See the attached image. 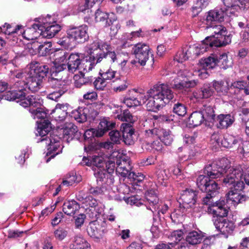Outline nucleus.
<instances>
[{"label": "nucleus", "instance_id": "obj_1", "mask_svg": "<svg viewBox=\"0 0 249 249\" xmlns=\"http://www.w3.org/2000/svg\"><path fill=\"white\" fill-rule=\"evenodd\" d=\"M42 103L43 101L39 96L31 95L22 100L21 106L24 107H30L29 111L32 117L34 119H40L36 122L37 128L36 134L41 137L38 139V142L44 143L48 146L46 162H48L51 159L53 158L61 152L62 147L60 141V137L54 135L50 136L49 137L46 136L51 131L52 126L50 121L45 119L47 113L42 107Z\"/></svg>", "mask_w": 249, "mask_h": 249}, {"label": "nucleus", "instance_id": "obj_2", "mask_svg": "<svg viewBox=\"0 0 249 249\" xmlns=\"http://www.w3.org/2000/svg\"><path fill=\"white\" fill-rule=\"evenodd\" d=\"M174 97V92L167 85H157L146 93L142 89L138 91L137 98L133 99L135 107L146 104V108L149 111H157L169 103Z\"/></svg>", "mask_w": 249, "mask_h": 249}, {"label": "nucleus", "instance_id": "obj_3", "mask_svg": "<svg viewBox=\"0 0 249 249\" xmlns=\"http://www.w3.org/2000/svg\"><path fill=\"white\" fill-rule=\"evenodd\" d=\"M223 183L228 187L232 185L234 187L227 194L228 202H231L234 205H236L246 200L247 196L241 192L244 187V184L239 169H229L228 175L223 179Z\"/></svg>", "mask_w": 249, "mask_h": 249}, {"label": "nucleus", "instance_id": "obj_4", "mask_svg": "<svg viewBox=\"0 0 249 249\" xmlns=\"http://www.w3.org/2000/svg\"><path fill=\"white\" fill-rule=\"evenodd\" d=\"M49 68L47 65L38 63H32L27 69L28 77L26 81H19V83L23 91L27 89L32 92L37 91L41 85L42 80L48 72Z\"/></svg>", "mask_w": 249, "mask_h": 249}, {"label": "nucleus", "instance_id": "obj_5", "mask_svg": "<svg viewBox=\"0 0 249 249\" xmlns=\"http://www.w3.org/2000/svg\"><path fill=\"white\" fill-rule=\"evenodd\" d=\"M206 28L213 35L207 37L201 42V46L206 48V51L212 47H222L229 44L231 41L229 36H227L226 28L221 25L212 24L207 25Z\"/></svg>", "mask_w": 249, "mask_h": 249}, {"label": "nucleus", "instance_id": "obj_6", "mask_svg": "<svg viewBox=\"0 0 249 249\" xmlns=\"http://www.w3.org/2000/svg\"><path fill=\"white\" fill-rule=\"evenodd\" d=\"M88 27L82 25L70 28L67 31V35L59 40L58 43L65 48L72 47L78 43L85 42L89 37Z\"/></svg>", "mask_w": 249, "mask_h": 249}, {"label": "nucleus", "instance_id": "obj_7", "mask_svg": "<svg viewBox=\"0 0 249 249\" xmlns=\"http://www.w3.org/2000/svg\"><path fill=\"white\" fill-rule=\"evenodd\" d=\"M84 55L95 56L96 63L100 62L103 58H110L114 62L119 58V55H116L114 52L110 51V47L107 43L99 44L98 42L94 41L88 44L85 48Z\"/></svg>", "mask_w": 249, "mask_h": 249}, {"label": "nucleus", "instance_id": "obj_8", "mask_svg": "<svg viewBox=\"0 0 249 249\" xmlns=\"http://www.w3.org/2000/svg\"><path fill=\"white\" fill-rule=\"evenodd\" d=\"M54 61V67L56 71H61L68 68L69 71L74 72L79 70L81 63L80 57L77 54L72 53L68 58V62L66 64L67 56L63 51H58L55 53Z\"/></svg>", "mask_w": 249, "mask_h": 249}, {"label": "nucleus", "instance_id": "obj_9", "mask_svg": "<svg viewBox=\"0 0 249 249\" xmlns=\"http://www.w3.org/2000/svg\"><path fill=\"white\" fill-rule=\"evenodd\" d=\"M47 20L42 18H36L34 23H33L31 27L26 28L25 30L23 29L20 32V34L27 40H37L36 43L39 42L40 37H42L41 27L42 24H46Z\"/></svg>", "mask_w": 249, "mask_h": 249}, {"label": "nucleus", "instance_id": "obj_10", "mask_svg": "<svg viewBox=\"0 0 249 249\" xmlns=\"http://www.w3.org/2000/svg\"><path fill=\"white\" fill-rule=\"evenodd\" d=\"M132 53L135 55V59L132 60L131 63L136 67L138 64L143 66L149 59L150 48L146 44L138 43L132 47Z\"/></svg>", "mask_w": 249, "mask_h": 249}, {"label": "nucleus", "instance_id": "obj_11", "mask_svg": "<svg viewBox=\"0 0 249 249\" xmlns=\"http://www.w3.org/2000/svg\"><path fill=\"white\" fill-rule=\"evenodd\" d=\"M227 159H222L217 162H213L206 166L204 169V173L209 176L211 178L214 179L219 178L224 173L226 174V176L228 174V170L230 168H234L233 167H228L227 165L223 168L221 166L222 164L226 163Z\"/></svg>", "mask_w": 249, "mask_h": 249}, {"label": "nucleus", "instance_id": "obj_12", "mask_svg": "<svg viewBox=\"0 0 249 249\" xmlns=\"http://www.w3.org/2000/svg\"><path fill=\"white\" fill-rule=\"evenodd\" d=\"M48 82L54 89L47 95L49 99L56 101L68 90L67 83L64 80L53 77V74L52 77L49 78Z\"/></svg>", "mask_w": 249, "mask_h": 249}, {"label": "nucleus", "instance_id": "obj_13", "mask_svg": "<svg viewBox=\"0 0 249 249\" xmlns=\"http://www.w3.org/2000/svg\"><path fill=\"white\" fill-rule=\"evenodd\" d=\"M100 128L99 129L90 128L87 130L84 134L85 140H90L92 141L94 137H101L107 131L115 127V124L107 119H103L100 123Z\"/></svg>", "mask_w": 249, "mask_h": 249}, {"label": "nucleus", "instance_id": "obj_14", "mask_svg": "<svg viewBox=\"0 0 249 249\" xmlns=\"http://www.w3.org/2000/svg\"><path fill=\"white\" fill-rule=\"evenodd\" d=\"M205 52H206V48L201 46L200 44L194 45L192 47H189L186 50H183L178 52L175 57L174 60L182 63L186 61L190 57L198 56Z\"/></svg>", "mask_w": 249, "mask_h": 249}, {"label": "nucleus", "instance_id": "obj_15", "mask_svg": "<svg viewBox=\"0 0 249 249\" xmlns=\"http://www.w3.org/2000/svg\"><path fill=\"white\" fill-rule=\"evenodd\" d=\"M106 223L102 220H96L89 223L87 232L89 235L96 241L102 239L106 232Z\"/></svg>", "mask_w": 249, "mask_h": 249}, {"label": "nucleus", "instance_id": "obj_16", "mask_svg": "<svg viewBox=\"0 0 249 249\" xmlns=\"http://www.w3.org/2000/svg\"><path fill=\"white\" fill-rule=\"evenodd\" d=\"M197 193L192 189H187L182 191L179 198V203L186 210L195 208L196 202Z\"/></svg>", "mask_w": 249, "mask_h": 249}, {"label": "nucleus", "instance_id": "obj_17", "mask_svg": "<svg viewBox=\"0 0 249 249\" xmlns=\"http://www.w3.org/2000/svg\"><path fill=\"white\" fill-rule=\"evenodd\" d=\"M43 19L47 20L46 24H41L42 38H52L61 30V27L55 21H52L53 19L51 16H48Z\"/></svg>", "mask_w": 249, "mask_h": 249}, {"label": "nucleus", "instance_id": "obj_18", "mask_svg": "<svg viewBox=\"0 0 249 249\" xmlns=\"http://www.w3.org/2000/svg\"><path fill=\"white\" fill-rule=\"evenodd\" d=\"M15 87L10 88V90L6 92L3 95V98L8 101H16L17 103H19L21 106V102L25 99V92L23 91V89L21 88L19 82H17L14 85Z\"/></svg>", "mask_w": 249, "mask_h": 249}, {"label": "nucleus", "instance_id": "obj_19", "mask_svg": "<svg viewBox=\"0 0 249 249\" xmlns=\"http://www.w3.org/2000/svg\"><path fill=\"white\" fill-rule=\"evenodd\" d=\"M128 164V168L126 169L127 173H125V178H127V183L131 184V187L133 189L135 185L138 186V183L142 181L144 178L143 175L138 173V175L135 174L133 172H130L132 169L131 165V161L125 159V164ZM126 187L128 188L129 191H132L129 186L125 185V192H126Z\"/></svg>", "mask_w": 249, "mask_h": 249}, {"label": "nucleus", "instance_id": "obj_20", "mask_svg": "<svg viewBox=\"0 0 249 249\" xmlns=\"http://www.w3.org/2000/svg\"><path fill=\"white\" fill-rule=\"evenodd\" d=\"M208 212L215 216V217L226 216L228 210L226 207L225 201L222 199L213 203L208 207Z\"/></svg>", "mask_w": 249, "mask_h": 249}, {"label": "nucleus", "instance_id": "obj_21", "mask_svg": "<svg viewBox=\"0 0 249 249\" xmlns=\"http://www.w3.org/2000/svg\"><path fill=\"white\" fill-rule=\"evenodd\" d=\"M213 221L216 229L223 234L230 233L234 230L233 223L224 217H214Z\"/></svg>", "mask_w": 249, "mask_h": 249}, {"label": "nucleus", "instance_id": "obj_22", "mask_svg": "<svg viewBox=\"0 0 249 249\" xmlns=\"http://www.w3.org/2000/svg\"><path fill=\"white\" fill-rule=\"evenodd\" d=\"M226 14V11L222 9H215L211 10L207 13L205 18V24L208 26H212L217 21L221 22Z\"/></svg>", "mask_w": 249, "mask_h": 249}, {"label": "nucleus", "instance_id": "obj_23", "mask_svg": "<svg viewBox=\"0 0 249 249\" xmlns=\"http://www.w3.org/2000/svg\"><path fill=\"white\" fill-rule=\"evenodd\" d=\"M145 206L154 213L160 209L159 198L155 191L149 190L145 194Z\"/></svg>", "mask_w": 249, "mask_h": 249}, {"label": "nucleus", "instance_id": "obj_24", "mask_svg": "<svg viewBox=\"0 0 249 249\" xmlns=\"http://www.w3.org/2000/svg\"><path fill=\"white\" fill-rule=\"evenodd\" d=\"M69 107L67 103L57 104L52 112L53 117L56 121H63L67 115Z\"/></svg>", "mask_w": 249, "mask_h": 249}, {"label": "nucleus", "instance_id": "obj_25", "mask_svg": "<svg viewBox=\"0 0 249 249\" xmlns=\"http://www.w3.org/2000/svg\"><path fill=\"white\" fill-rule=\"evenodd\" d=\"M223 2L227 8L226 11H228V9H235L238 10L242 8H245L246 7H249V0H222Z\"/></svg>", "mask_w": 249, "mask_h": 249}, {"label": "nucleus", "instance_id": "obj_26", "mask_svg": "<svg viewBox=\"0 0 249 249\" xmlns=\"http://www.w3.org/2000/svg\"><path fill=\"white\" fill-rule=\"evenodd\" d=\"M217 122V126L220 129L227 128L234 122V117L231 114H220L215 120Z\"/></svg>", "mask_w": 249, "mask_h": 249}, {"label": "nucleus", "instance_id": "obj_27", "mask_svg": "<svg viewBox=\"0 0 249 249\" xmlns=\"http://www.w3.org/2000/svg\"><path fill=\"white\" fill-rule=\"evenodd\" d=\"M95 63H96L95 56L84 55V57L81 59L79 70L83 72H89L92 70Z\"/></svg>", "mask_w": 249, "mask_h": 249}, {"label": "nucleus", "instance_id": "obj_28", "mask_svg": "<svg viewBox=\"0 0 249 249\" xmlns=\"http://www.w3.org/2000/svg\"><path fill=\"white\" fill-rule=\"evenodd\" d=\"M89 111L88 107H81L73 110L71 113V116L78 122L83 123L86 121L89 116Z\"/></svg>", "mask_w": 249, "mask_h": 249}, {"label": "nucleus", "instance_id": "obj_29", "mask_svg": "<svg viewBox=\"0 0 249 249\" xmlns=\"http://www.w3.org/2000/svg\"><path fill=\"white\" fill-rule=\"evenodd\" d=\"M71 249H91L90 244L81 235L74 236Z\"/></svg>", "mask_w": 249, "mask_h": 249}, {"label": "nucleus", "instance_id": "obj_30", "mask_svg": "<svg viewBox=\"0 0 249 249\" xmlns=\"http://www.w3.org/2000/svg\"><path fill=\"white\" fill-rule=\"evenodd\" d=\"M110 15L98 10L95 13V19L97 22H100L103 26L107 27L110 26L112 23Z\"/></svg>", "mask_w": 249, "mask_h": 249}, {"label": "nucleus", "instance_id": "obj_31", "mask_svg": "<svg viewBox=\"0 0 249 249\" xmlns=\"http://www.w3.org/2000/svg\"><path fill=\"white\" fill-rule=\"evenodd\" d=\"M218 56L216 54H211L209 57L201 59L199 63L200 68H205L206 69L214 68L218 65Z\"/></svg>", "mask_w": 249, "mask_h": 249}, {"label": "nucleus", "instance_id": "obj_32", "mask_svg": "<svg viewBox=\"0 0 249 249\" xmlns=\"http://www.w3.org/2000/svg\"><path fill=\"white\" fill-rule=\"evenodd\" d=\"M230 93L238 94L240 90H244L246 95L249 94V82L237 81L233 83L230 87Z\"/></svg>", "mask_w": 249, "mask_h": 249}, {"label": "nucleus", "instance_id": "obj_33", "mask_svg": "<svg viewBox=\"0 0 249 249\" xmlns=\"http://www.w3.org/2000/svg\"><path fill=\"white\" fill-rule=\"evenodd\" d=\"M80 209V206L75 200L67 201L65 202L63 206V212L68 215H73Z\"/></svg>", "mask_w": 249, "mask_h": 249}, {"label": "nucleus", "instance_id": "obj_34", "mask_svg": "<svg viewBox=\"0 0 249 249\" xmlns=\"http://www.w3.org/2000/svg\"><path fill=\"white\" fill-rule=\"evenodd\" d=\"M40 44L38 46V48L34 49L32 52H30V53L32 55L36 53H37L42 56L47 55L50 53V52L52 48V43L50 42L44 41L43 44L39 42Z\"/></svg>", "mask_w": 249, "mask_h": 249}, {"label": "nucleus", "instance_id": "obj_35", "mask_svg": "<svg viewBox=\"0 0 249 249\" xmlns=\"http://www.w3.org/2000/svg\"><path fill=\"white\" fill-rule=\"evenodd\" d=\"M59 131L63 134V139L68 141L73 139L75 133L77 131V128L73 124H70L64 128L60 129Z\"/></svg>", "mask_w": 249, "mask_h": 249}, {"label": "nucleus", "instance_id": "obj_36", "mask_svg": "<svg viewBox=\"0 0 249 249\" xmlns=\"http://www.w3.org/2000/svg\"><path fill=\"white\" fill-rule=\"evenodd\" d=\"M213 91L210 85H206L200 90L194 92V96L196 99L199 100L209 98L213 94Z\"/></svg>", "mask_w": 249, "mask_h": 249}, {"label": "nucleus", "instance_id": "obj_37", "mask_svg": "<svg viewBox=\"0 0 249 249\" xmlns=\"http://www.w3.org/2000/svg\"><path fill=\"white\" fill-rule=\"evenodd\" d=\"M203 113L199 111H195L192 113L189 119V123L194 127L200 125L204 121Z\"/></svg>", "mask_w": 249, "mask_h": 249}, {"label": "nucleus", "instance_id": "obj_38", "mask_svg": "<svg viewBox=\"0 0 249 249\" xmlns=\"http://www.w3.org/2000/svg\"><path fill=\"white\" fill-rule=\"evenodd\" d=\"M213 87L218 93L225 94L227 93L228 91H229L230 93V87H229V84L227 81H214L213 82Z\"/></svg>", "mask_w": 249, "mask_h": 249}, {"label": "nucleus", "instance_id": "obj_39", "mask_svg": "<svg viewBox=\"0 0 249 249\" xmlns=\"http://www.w3.org/2000/svg\"><path fill=\"white\" fill-rule=\"evenodd\" d=\"M197 82L196 80L184 81L179 80L178 81V79H176L174 81V84H173V86L176 89H181L185 88L187 89L194 87L197 85Z\"/></svg>", "mask_w": 249, "mask_h": 249}, {"label": "nucleus", "instance_id": "obj_40", "mask_svg": "<svg viewBox=\"0 0 249 249\" xmlns=\"http://www.w3.org/2000/svg\"><path fill=\"white\" fill-rule=\"evenodd\" d=\"M204 117V120L209 122L215 121V114L213 109L210 106H204L200 110Z\"/></svg>", "mask_w": 249, "mask_h": 249}, {"label": "nucleus", "instance_id": "obj_41", "mask_svg": "<svg viewBox=\"0 0 249 249\" xmlns=\"http://www.w3.org/2000/svg\"><path fill=\"white\" fill-rule=\"evenodd\" d=\"M186 240L192 246L195 245L201 242L202 236L197 231H193L188 233L186 237Z\"/></svg>", "mask_w": 249, "mask_h": 249}, {"label": "nucleus", "instance_id": "obj_42", "mask_svg": "<svg viewBox=\"0 0 249 249\" xmlns=\"http://www.w3.org/2000/svg\"><path fill=\"white\" fill-rule=\"evenodd\" d=\"M121 129H122V132L123 134V138L121 139V133L119 131L117 130H113L109 132V136L110 137V139L111 141L115 143H117L120 142V140H122L123 142H124V124L122 123L121 124Z\"/></svg>", "mask_w": 249, "mask_h": 249}, {"label": "nucleus", "instance_id": "obj_43", "mask_svg": "<svg viewBox=\"0 0 249 249\" xmlns=\"http://www.w3.org/2000/svg\"><path fill=\"white\" fill-rule=\"evenodd\" d=\"M219 189L220 187L218 184L213 179L211 178L203 191L208 193V194H211L213 195L214 193H218Z\"/></svg>", "mask_w": 249, "mask_h": 249}, {"label": "nucleus", "instance_id": "obj_44", "mask_svg": "<svg viewBox=\"0 0 249 249\" xmlns=\"http://www.w3.org/2000/svg\"><path fill=\"white\" fill-rule=\"evenodd\" d=\"M137 94H138V91L135 89L128 90L125 96V105L129 107H135L133 105V99H136Z\"/></svg>", "mask_w": 249, "mask_h": 249}, {"label": "nucleus", "instance_id": "obj_45", "mask_svg": "<svg viewBox=\"0 0 249 249\" xmlns=\"http://www.w3.org/2000/svg\"><path fill=\"white\" fill-rule=\"evenodd\" d=\"M211 178L207 175H199L196 180V184L198 187L202 191L206 188V186Z\"/></svg>", "mask_w": 249, "mask_h": 249}, {"label": "nucleus", "instance_id": "obj_46", "mask_svg": "<svg viewBox=\"0 0 249 249\" xmlns=\"http://www.w3.org/2000/svg\"><path fill=\"white\" fill-rule=\"evenodd\" d=\"M218 56V64L221 63V66L222 68L226 69L228 67L231 66L232 61L231 59H229L228 58L227 54L226 53H223L221 54H217Z\"/></svg>", "mask_w": 249, "mask_h": 249}, {"label": "nucleus", "instance_id": "obj_47", "mask_svg": "<svg viewBox=\"0 0 249 249\" xmlns=\"http://www.w3.org/2000/svg\"><path fill=\"white\" fill-rule=\"evenodd\" d=\"M237 139L231 135H227L221 141V144L225 147H231L236 144Z\"/></svg>", "mask_w": 249, "mask_h": 249}, {"label": "nucleus", "instance_id": "obj_48", "mask_svg": "<svg viewBox=\"0 0 249 249\" xmlns=\"http://www.w3.org/2000/svg\"><path fill=\"white\" fill-rule=\"evenodd\" d=\"M127 133L125 136V144L132 145L134 144L137 139L136 135L135 134L134 129L133 128H127Z\"/></svg>", "mask_w": 249, "mask_h": 249}, {"label": "nucleus", "instance_id": "obj_49", "mask_svg": "<svg viewBox=\"0 0 249 249\" xmlns=\"http://www.w3.org/2000/svg\"><path fill=\"white\" fill-rule=\"evenodd\" d=\"M74 85L76 88H80L83 85L86 84L89 81L91 82L92 80H88L86 78L83 76H81L80 75H75L74 76Z\"/></svg>", "mask_w": 249, "mask_h": 249}, {"label": "nucleus", "instance_id": "obj_50", "mask_svg": "<svg viewBox=\"0 0 249 249\" xmlns=\"http://www.w3.org/2000/svg\"><path fill=\"white\" fill-rule=\"evenodd\" d=\"M183 233L181 230L175 231L171 233L169 238L171 241L175 242L173 247H175L176 244H178V242L183 238Z\"/></svg>", "mask_w": 249, "mask_h": 249}, {"label": "nucleus", "instance_id": "obj_51", "mask_svg": "<svg viewBox=\"0 0 249 249\" xmlns=\"http://www.w3.org/2000/svg\"><path fill=\"white\" fill-rule=\"evenodd\" d=\"M137 119V118L132 115L130 112H127L125 110V132L127 131V128H133L132 124Z\"/></svg>", "mask_w": 249, "mask_h": 249}, {"label": "nucleus", "instance_id": "obj_52", "mask_svg": "<svg viewBox=\"0 0 249 249\" xmlns=\"http://www.w3.org/2000/svg\"><path fill=\"white\" fill-rule=\"evenodd\" d=\"M4 33L5 34L10 35L13 33L20 34V32L22 29V26L18 25L15 28H12L11 25L8 24H5L3 25Z\"/></svg>", "mask_w": 249, "mask_h": 249}, {"label": "nucleus", "instance_id": "obj_53", "mask_svg": "<svg viewBox=\"0 0 249 249\" xmlns=\"http://www.w3.org/2000/svg\"><path fill=\"white\" fill-rule=\"evenodd\" d=\"M173 110L175 113L181 116H184L187 112L186 107L183 104L178 103L174 105Z\"/></svg>", "mask_w": 249, "mask_h": 249}, {"label": "nucleus", "instance_id": "obj_54", "mask_svg": "<svg viewBox=\"0 0 249 249\" xmlns=\"http://www.w3.org/2000/svg\"><path fill=\"white\" fill-rule=\"evenodd\" d=\"M68 234V231L62 228H59L54 231V236L56 239L62 241Z\"/></svg>", "mask_w": 249, "mask_h": 249}, {"label": "nucleus", "instance_id": "obj_55", "mask_svg": "<svg viewBox=\"0 0 249 249\" xmlns=\"http://www.w3.org/2000/svg\"><path fill=\"white\" fill-rule=\"evenodd\" d=\"M99 73L102 77L105 79L107 81L111 80L113 78L115 77L116 71L108 69L105 71V70H101Z\"/></svg>", "mask_w": 249, "mask_h": 249}, {"label": "nucleus", "instance_id": "obj_56", "mask_svg": "<svg viewBox=\"0 0 249 249\" xmlns=\"http://www.w3.org/2000/svg\"><path fill=\"white\" fill-rule=\"evenodd\" d=\"M144 202H145L144 200L140 199L138 196H132L129 197L126 200L125 199V202L127 204L130 205H135L137 206L142 205Z\"/></svg>", "mask_w": 249, "mask_h": 249}, {"label": "nucleus", "instance_id": "obj_57", "mask_svg": "<svg viewBox=\"0 0 249 249\" xmlns=\"http://www.w3.org/2000/svg\"><path fill=\"white\" fill-rule=\"evenodd\" d=\"M162 136L161 137V141L165 145H169L173 142V137L170 132L166 130H162Z\"/></svg>", "mask_w": 249, "mask_h": 249}, {"label": "nucleus", "instance_id": "obj_58", "mask_svg": "<svg viewBox=\"0 0 249 249\" xmlns=\"http://www.w3.org/2000/svg\"><path fill=\"white\" fill-rule=\"evenodd\" d=\"M107 83V81L101 76L95 80L94 85L96 89L103 90L106 87Z\"/></svg>", "mask_w": 249, "mask_h": 249}, {"label": "nucleus", "instance_id": "obj_59", "mask_svg": "<svg viewBox=\"0 0 249 249\" xmlns=\"http://www.w3.org/2000/svg\"><path fill=\"white\" fill-rule=\"evenodd\" d=\"M29 67V65L27 67L25 70L23 72V71L18 70L14 71L12 72L11 75L13 77H16L18 78H25V80H26L28 77V75L26 71L27 68Z\"/></svg>", "mask_w": 249, "mask_h": 249}, {"label": "nucleus", "instance_id": "obj_60", "mask_svg": "<svg viewBox=\"0 0 249 249\" xmlns=\"http://www.w3.org/2000/svg\"><path fill=\"white\" fill-rule=\"evenodd\" d=\"M86 218L84 214H80L75 217V226L76 228H79L83 225Z\"/></svg>", "mask_w": 249, "mask_h": 249}, {"label": "nucleus", "instance_id": "obj_61", "mask_svg": "<svg viewBox=\"0 0 249 249\" xmlns=\"http://www.w3.org/2000/svg\"><path fill=\"white\" fill-rule=\"evenodd\" d=\"M77 180V177L75 175H71L62 182V185L67 186L72 185L75 182H78Z\"/></svg>", "mask_w": 249, "mask_h": 249}, {"label": "nucleus", "instance_id": "obj_62", "mask_svg": "<svg viewBox=\"0 0 249 249\" xmlns=\"http://www.w3.org/2000/svg\"><path fill=\"white\" fill-rule=\"evenodd\" d=\"M91 162H92L93 164L95 166L101 167L102 164L103 163L104 159L101 156H94L92 157V160Z\"/></svg>", "mask_w": 249, "mask_h": 249}, {"label": "nucleus", "instance_id": "obj_63", "mask_svg": "<svg viewBox=\"0 0 249 249\" xmlns=\"http://www.w3.org/2000/svg\"><path fill=\"white\" fill-rule=\"evenodd\" d=\"M206 69L203 68L202 69H199L197 71H195L196 74L198 75L202 79H205L208 77L209 74L206 71Z\"/></svg>", "mask_w": 249, "mask_h": 249}, {"label": "nucleus", "instance_id": "obj_64", "mask_svg": "<svg viewBox=\"0 0 249 249\" xmlns=\"http://www.w3.org/2000/svg\"><path fill=\"white\" fill-rule=\"evenodd\" d=\"M213 196L211 194H208L203 198L202 202L203 204L209 205V207L211 206L213 203V200L212 199Z\"/></svg>", "mask_w": 249, "mask_h": 249}]
</instances>
